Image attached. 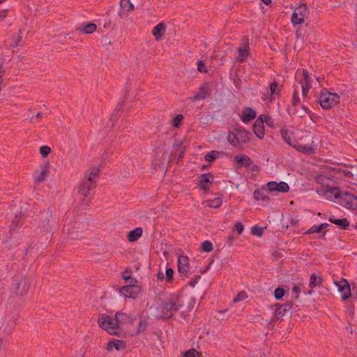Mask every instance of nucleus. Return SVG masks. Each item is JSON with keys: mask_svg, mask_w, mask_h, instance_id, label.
<instances>
[{"mask_svg": "<svg viewBox=\"0 0 357 357\" xmlns=\"http://www.w3.org/2000/svg\"><path fill=\"white\" fill-rule=\"evenodd\" d=\"M183 296L179 294H171L160 306L161 317L164 319H170L183 307Z\"/></svg>", "mask_w": 357, "mask_h": 357, "instance_id": "1", "label": "nucleus"}, {"mask_svg": "<svg viewBox=\"0 0 357 357\" xmlns=\"http://www.w3.org/2000/svg\"><path fill=\"white\" fill-rule=\"evenodd\" d=\"M324 195L328 199L333 197L338 199L339 204L347 208H354L356 206V197L347 191H341L340 188L332 187L325 191Z\"/></svg>", "mask_w": 357, "mask_h": 357, "instance_id": "2", "label": "nucleus"}, {"mask_svg": "<svg viewBox=\"0 0 357 357\" xmlns=\"http://www.w3.org/2000/svg\"><path fill=\"white\" fill-rule=\"evenodd\" d=\"M100 169L98 167H94L91 168L89 172H86L80 181L79 186V193L84 197L89 195L91 190L96 186V181L99 177Z\"/></svg>", "mask_w": 357, "mask_h": 357, "instance_id": "3", "label": "nucleus"}, {"mask_svg": "<svg viewBox=\"0 0 357 357\" xmlns=\"http://www.w3.org/2000/svg\"><path fill=\"white\" fill-rule=\"evenodd\" d=\"M250 135L251 133L243 128H237L229 132L227 140L232 146H238L248 142Z\"/></svg>", "mask_w": 357, "mask_h": 357, "instance_id": "4", "label": "nucleus"}, {"mask_svg": "<svg viewBox=\"0 0 357 357\" xmlns=\"http://www.w3.org/2000/svg\"><path fill=\"white\" fill-rule=\"evenodd\" d=\"M340 97L337 93H331L323 89L319 97V102L324 109H329L340 102Z\"/></svg>", "mask_w": 357, "mask_h": 357, "instance_id": "5", "label": "nucleus"}, {"mask_svg": "<svg viewBox=\"0 0 357 357\" xmlns=\"http://www.w3.org/2000/svg\"><path fill=\"white\" fill-rule=\"evenodd\" d=\"M30 287L29 280L22 276L15 275L12 278L11 291L17 295L23 296Z\"/></svg>", "mask_w": 357, "mask_h": 357, "instance_id": "6", "label": "nucleus"}, {"mask_svg": "<svg viewBox=\"0 0 357 357\" xmlns=\"http://www.w3.org/2000/svg\"><path fill=\"white\" fill-rule=\"evenodd\" d=\"M98 322L99 326L105 330L109 334L119 335V333L116 331L118 326L115 324V318H112L109 315L102 314L98 318Z\"/></svg>", "mask_w": 357, "mask_h": 357, "instance_id": "7", "label": "nucleus"}, {"mask_svg": "<svg viewBox=\"0 0 357 357\" xmlns=\"http://www.w3.org/2000/svg\"><path fill=\"white\" fill-rule=\"evenodd\" d=\"M277 308L275 310L273 317L268 321V326H269L274 319L282 321L284 317L291 314L293 309V303L287 301V303L280 305L276 304Z\"/></svg>", "mask_w": 357, "mask_h": 357, "instance_id": "8", "label": "nucleus"}, {"mask_svg": "<svg viewBox=\"0 0 357 357\" xmlns=\"http://www.w3.org/2000/svg\"><path fill=\"white\" fill-rule=\"evenodd\" d=\"M334 284L337 287V290L341 293L342 300L346 301L351 296L350 284L344 278H342L340 281L334 280Z\"/></svg>", "mask_w": 357, "mask_h": 357, "instance_id": "9", "label": "nucleus"}, {"mask_svg": "<svg viewBox=\"0 0 357 357\" xmlns=\"http://www.w3.org/2000/svg\"><path fill=\"white\" fill-rule=\"evenodd\" d=\"M238 56L236 60L241 63L244 62L248 57L250 52V43L248 36H243L242 38V43L238 48Z\"/></svg>", "mask_w": 357, "mask_h": 357, "instance_id": "10", "label": "nucleus"}, {"mask_svg": "<svg viewBox=\"0 0 357 357\" xmlns=\"http://www.w3.org/2000/svg\"><path fill=\"white\" fill-rule=\"evenodd\" d=\"M307 8L305 4L299 6L295 9L291 16V22L293 24H300L304 22Z\"/></svg>", "mask_w": 357, "mask_h": 357, "instance_id": "11", "label": "nucleus"}, {"mask_svg": "<svg viewBox=\"0 0 357 357\" xmlns=\"http://www.w3.org/2000/svg\"><path fill=\"white\" fill-rule=\"evenodd\" d=\"M141 288L137 284H127L120 289V294L126 298H134L140 292Z\"/></svg>", "mask_w": 357, "mask_h": 357, "instance_id": "12", "label": "nucleus"}, {"mask_svg": "<svg viewBox=\"0 0 357 357\" xmlns=\"http://www.w3.org/2000/svg\"><path fill=\"white\" fill-rule=\"evenodd\" d=\"M188 258L186 256H180L178 257L177 261L178 271L180 275H183L185 277H188L190 275V271L188 270Z\"/></svg>", "mask_w": 357, "mask_h": 357, "instance_id": "13", "label": "nucleus"}, {"mask_svg": "<svg viewBox=\"0 0 357 357\" xmlns=\"http://www.w3.org/2000/svg\"><path fill=\"white\" fill-rule=\"evenodd\" d=\"M268 190L271 192L277 191L280 192H287L289 190V185L284 181L277 183L271 181L267 183Z\"/></svg>", "mask_w": 357, "mask_h": 357, "instance_id": "14", "label": "nucleus"}, {"mask_svg": "<svg viewBox=\"0 0 357 357\" xmlns=\"http://www.w3.org/2000/svg\"><path fill=\"white\" fill-rule=\"evenodd\" d=\"M253 132L259 139H263L264 137V126L263 121V114L260 115L253 124Z\"/></svg>", "mask_w": 357, "mask_h": 357, "instance_id": "15", "label": "nucleus"}, {"mask_svg": "<svg viewBox=\"0 0 357 357\" xmlns=\"http://www.w3.org/2000/svg\"><path fill=\"white\" fill-rule=\"evenodd\" d=\"M114 318L116 319L115 324L117 325L118 328L121 324L132 323L135 319L132 316L123 312H116Z\"/></svg>", "mask_w": 357, "mask_h": 357, "instance_id": "16", "label": "nucleus"}, {"mask_svg": "<svg viewBox=\"0 0 357 357\" xmlns=\"http://www.w3.org/2000/svg\"><path fill=\"white\" fill-rule=\"evenodd\" d=\"M234 158L236 162V167L237 169L242 168L243 166L249 167L253 164L252 159L246 155H236Z\"/></svg>", "mask_w": 357, "mask_h": 357, "instance_id": "17", "label": "nucleus"}, {"mask_svg": "<svg viewBox=\"0 0 357 357\" xmlns=\"http://www.w3.org/2000/svg\"><path fill=\"white\" fill-rule=\"evenodd\" d=\"M257 113L255 111V109H253L251 107H245L242 111V115L241 119L243 123H248L250 121L255 119Z\"/></svg>", "mask_w": 357, "mask_h": 357, "instance_id": "18", "label": "nucleus"}, {"mask_svg": "<svg viewBox=\"0 0 357 357\" xmlns=\"http://www.w3.org/2000/svg\"><path fill=\"white\" fill-rule=\"evenodd\" d=\"M166 31V25L164 22L158 24L152 30V34L155 37V40L159 41L162 37L163 34Z\"/></svg>", "mask_w": 357, "mask_h": 357, "instance_id": "19", "label": "nucleus"}, {"mask_svg": "<svg viewBox=\"0 0 357 357\" xmlns=\"http://www.w3.org/2000/svg\"><path fill=\"white\" fill-rule=\"evenodd\" d=\"M126 347V343L125 341L121 340H115L109 341L107 343V349L111 351L113 348H115L117 351H122Z\"/></svg>", "mask_w": 357, "mask_h": 357, "instance_id": "20", "label": "nucleus"}, {"mask_svg": "<svg viewBox=\"0 0 357 357\" xmlns=\"http://www.w3.org/2000/svg\"><path fill=\"white\" fill-rule=\"evenodd\" d=\"M208 91V84L207 83L203 84L199 89V92L191 98V100L197 101L199 100L205 99Z\"/></svg>", "mask_w": 357, "mask_h": 357, "instance_id": "21", "label": "nucleus"}, {"mask_svg": "<svg viewBox=\"0 0 357 357\" xmlns=\"http://www.w3.org/2000/svg\"><path fill=\"white\" fill-rule=\"evenodd\" d=\"M97 29V26L93 22L84 23L82 26L77 28V31L84 34H91Z\"/></svg>", "mask_w": 357, "mask_h": 357, "instance_id": "22", "label": "nucleus"}, {"mask_svg": "<svg viewBox=\"0 0 357 357\" xmlns=\"http://www.w3.org/2000/svg\"><path fill=\"white\" fill-rule=\"evenodd\" d=\"M328 220L331 222L338 225L339 227L342 229H346L347 228V227L349 225V220L345 218H341V219H337L333 215H331L328 218Z\"/></svg>", "mask_w": 357, "mask_h": 357, "instance_id": "23", "label": "nucleus"}, {"mask_svg": "<svg viewBox=\"0 0 357 357\" xmlns=\"http://www.w3.org/2000/svg\"><path fill=\"white\" fill-rule=\"evenodd\" d=\"M142 233L143 230L141 227H137L131 230L127 236L128 241L135 242L137 241L142 236Z\"/></svg>", "mask_w": 357, "mask_h": 357, "instance_id": "24", "label": "nucleus"}, {"mask_svg": "<svg viewBox=\"0 0 357 357\" xmlns=\"http://www.w3.org/2000/svg\"><path fill=\"white\" fill-rule=\"evenodd\" d=\"M209 176L213 177L210 174H202L199 177L198 187L200 190H205L208 188V183H210Z\"/></svg>", "mask_w": 357, "mask_h": 357, "instance_id": "25", "label": "nucleus"}, {"mask_svg": "<svg viewBox=\"0 0 357 357\" xmlns=\"http://www.w3.org/2000/svg\"><path fill=\"white\" fill-rule=\"evenodd\" d=\"M48 172V164L42 169L41 172L36 171L33 173V178L37 183H41L45 181Z\"/></svg>", "mask_w": 357, "mask_h": 357, "instance_id": "26", "label": "nucleus"}, {"mask_svg": "<svg viewBox=\"0 0 357 357\" xmlns=\"http://www.w3.org/2000/svg\"><path fill=\"white\" fill-rule=\"evenodd\" d=\"M312 79L310 78L309 73L306 69H303V77L300 83L301 86H305L306 88H311Z\"/></svg>", "mask_w": 357, "mask_h": 357, "instance_id": "27", "label": "nucleus"}, {"mask_svg": "<svg viewBox=\"0 0 357 357\" xmlns=\"http://www.w3.org/2000/svg\"><path fill=\"white\" fill-rule=\"evenodd\" d=\"M294 149H296L299 152L303 153H314L313 149L309 146V145H301L298 144L297 142L294 143V144L292 146Z\"/></svg>", "mask_w": 357, "mask_h": 357, "instance_id": "28", "label": "nucleus"}, {"mask_svg": "<svg viewBox=\"0 0 357 357\" xmlns=\"http://www.w3.org/2000/svg\"><path fill=\"white\" fill-rule=\"evenodd\" d=\"M266 192H267L266 190L257 189V190H255L254 193H253L255 199H256L257 201H259V200L267 201V200H268V197L266 195Z\"/></svg>", "mask_w": 357, "mask_h": 357, "instance_id": "29", "label": "nucleus"}, {"mask_svg": "<svg viewBox=\"0 0 357 357\" xmlns=\"http://www.w3.org/2000/svg\"><path fill=\"white\" fill-rule=\"evenodd\" d=\"M281 135L282 139L287 142L289 146H292L294 143L296 142V140H292L291 139V133L289 132L286 129H282L280 130Z\"/></svg>", "mask_w": 357, "mask_h": 357, "instance_id": "30", "label": "nucleus"}, {"mask_svg": "<svg viewBox=\"0 0 357 357\" xmlns=\"http://www.w3.org/2000/svg\"><path fill=\"white\" fill-rule=\"evenodd\" d=\"M322 283V279L321 277L317 276L315 273H312L310 275L309 286L311 289L319 286Z\"/></svg>", "mask_w": 357, "mask_h": 357, "instance_id": "31", "label": "nucleus"}, {"mask_svg": "<svg viewBox=\"0 0 357 357\" xmlns=\"http://www.w3.org/2000/svg\"><path fill=\"white\" fill-rule=\"evenodd\" d=\"M321 233V238H324L326 234V231H322L319 225H314L309 229L305 234Z\"/></svg>", "mask_w": 357, "mask_h": 357, "instance_id": "32", "label": "nucleus"}, {"mask_svg": "<svg viewBox=\"0 0 357 357\" xmlns=\"http://www.w3.org/2000/svg\"><path fill=\"white\" fill-rule=\"evenodd\" d=\"M222 199L219 197L207 201V206L210 208H218L222 205Z\"/></svg>", "mask_w": 357, "mask_h": 357, "instance_id": "33", "label": "nucleus"}, {"mask_svg": "<svg viewBox=\"0 0 357 357\" xmlns=\"http://www.w3.org/2000/svg\"><path fill=\"white\" fill-rule=\"evenodd\" d=\"M130 271L128 270H126L123 273H122V278L123 279L126 281V282L128 284H136V283L137 282V280L130 276V275H127V273H129Z\"/></svg>", "mask_w": 357, "mask_h": 357, "instance_id": "34", "label": "nucleus"}, {"mask_svg": "<svg viewBox=\"0 0 357 357\" xmlns=\"http://www.w3.org/2000/svg\"><path fill=\"white\" fill-rule=\"evenodd\" d=\"M121 7L127 10L131 11L134 10V5L130 2V0H121L120 2Z\"/></svg>", "mask_w": 357, "mask_h": 357, "instance_id": "35", "label": "nucleus"}, {"mask_svg": "<svg viewBox=\"0 0 357 357\" xmlns=\"http://www.w3.org/2000/svg\"><path fill=\"white\" fill-rule=\"evenodd\" d=\"M270 91H271V96L272 97L273 95L279 96L280 93V89L278 88V83L277 82H273L270 84Z\"/></svg>", "mask_w": 357, "mask_h": 357, "instance_id": "36", "label": "nucleus"}, {"mask_svg": "<svg viewBox=\"0 0 357 357\" xmlns=\"http://www.w3.org/2000/svg\"><path fill=\"white\" fill-rule=\"evenodd\" d=\"M248 298V294L245 291H241L238 292V294L235 296L233 299L234 303H238L240 301H243Z\"/></svg>", "mask_w": 357, "mask_h": 357, "instance_id": "37", "label": "nucleus"}, {"mask_svg": "<svg viewBox=\"0 0 357 357\" xmlns=\"http://www.w3.org/2000/svg\"><path fill=\"white\" fill-rule=\"evenodd\" d=\"M183 357H202V354L195 349H191L186 351Z\"/></svg>", "mask_w": 357, "mask_h": 357, "instance_id": "38", "label": "nucleus"}, {"mask_svg": "<svg viewBox=\"0 0 357 357\" xmlns=\"http://www.w3.org/2000/svg\"><path fill=\"white\" fill-rule=\"evenodd\" d=\"M285 290L282 288L278 287L275 289L274 296L277 300H281L285 294Z\"/></svg>", "mask_w": 357, "mask_h": 357, "instance_id": "39", "label": "nucleus"}, {"mask_svg": "<svg viewBox=\"0 0 357 357\" xmlns=\"http://www.w3.org/2000/svg\"><path fill=\"white\" fill-rule=\"evenodd\" d=\"M213 244L209 241H204L202 244V249L206 252H209L213 250Z\"/></svg>", "mask_w": 357, "mask_h": 357, "instance_id": "40", "label": "nucleus"}, {"mask_svg": "<svg viewBox=\"0 0 357 357\" xmlns=\"http://www.w3.org/2000/svg\"><path fill=\"white\" fill-rule=\"evenodd\" d=\"M183 119L182 114H177L173 119L172 125L174 128H178L181 126V121Z\"/></svg>", "mask_w": 357, "mask_h": 357, "instance_id": "41", "label": "nucleus"}, {"mask_svg": "<svg viewBox=\"0 0 357 357\" xmlns=\"http://www.w3.org/2000/svg\"><path fill=\"white\" fill-rule=\"evenodd\" d=\"M263 121H264V123H266V124L268 126H269L271 128H274V126H275V121L270 116H268V115H263Z\"/></svg>", "mask_w": 357, "mask_h": 357, "instance_id": "42", "label": "nucleus"}, {"mask_svg": "<svg viewBox=\"0 0 357 357\" xmlns=\"http://www.w3.org/2000/svg\"><path fill=\"white\" fill-rule=\"evenodd\" d=\"M12 38H13V40L14 41L13 44L12 45V47H17L19 43L22 40L21 31L19 30V33L16 36L15 34L13 35Z\"/></svg>", "mask_w": 357, "mask_h": 357, "instance_id": "43", "label": "nucleus"}, {"mask_svg": "<svg viewBox=\"0 0 357 357\" xmlns=\"http://www.w3.org/2000/svg\"><path fill=\"white\" fill-rule=\"evenodd\" d=\"M263 233H264L263 227L255 225L252 228V234L255 236H261Z\"/></svg>", "mask_w": 357, "mask_h": 357, "instance_id": "44", "label": "nucleus"}, {"mask_svg": "<svg viewBox=\"0 0 357 357\" xmlns=\"http://www.w3.org/2000/svg\"><path fill=\"white\" fill-rule=\"evenodd\" d=\"M174 270L172 268H166L165 278L167 282H171L173 280Z\"/></svg>", "mask_w": 357, "mask_h": 357, "instance_id": "45", "label": "nucleus"}, {"mask_svg": "<svg viewBox=\"0 0 357 357\" xmlns=\"http://www.w3.org/2000/svg\"><path fill=\"white\" fill-rule=\"evenodd\" d=\"M51 152V149L48 146H42L40 148V153L44 158L47 157Z\"/></svg>", "mask_w": 357, "mask_h": 357, "instance_id": "46", "label": "nucleus"}, {"mask_svg": "<svg viewBox=\"0 0 357 357\" xmlns=\"http://www.w3.org/2000/svg\"><path fill=\"white\" fill-rule=\"evenodd\" d=\"M300 103H301V101H300V98L298 96V92H297L296 89H294V91L293 93V97H292V100H291V105L293 106H296Z\"/></svg>", "mask_w": 357, "mask_h": 357, "instance_id": "47", "label": "nucleus"}, {"mask_svg": "<svg viewBox=\"0 0 357 357\" xmlns=\"http://www.w3.org/2000/svg\"><path fill=\"white\" fill-rule=\"evenodd\" d=\"M146 328V323L144 320H140L139 322L137 328V333L139 334L142 332H144Z\"/></svg>", "mask_w": 357, "mask_h": 357, "instance_id": "48", "label": "nucleus"}, {"mask_svg": "<svg viewBox=\"0 0 357 357\" xmlns=\"http://www.w3.org/2000/svg\"><path fill=\"white\" fill-rule=\"evenodd\" d=\"M216 158V155L215 151H211L205 155V160L208 162H213Z\"/></svg>", "mask_w": 357, "mask_h": 357, "instance_id": "49", "label": "nucleus"}, {"mask_svg": "<svg viewBox=\"0 0 357 357\" xmlns=\"http://www.w3.org/2000/svg\"><path fill=\"white\" fill-rule=\"evenodd\" d=\"M197 69L201 73H206L207 69L205 66V63L204 61H199L197 63Z\"/></svg>", "mask_w": 357, "mask_h": 357, "instance_id": "50", "label": "nucleus"}, {"mask_svg": "<svg viewBox=\"0 0 357 357\" xmlns=\"http://www.w3.org/2000/svg\"><path fill=\"white\" fill-rule=\"evenodd\" d=\"M243 229H244L243 225L241 222H237L235 224L234 229H235V231H237V233L238 234H242Z\"/></svg>", "mask_w": 357, "mask_h": 357, "instance_id": "51", "label": "nucleus"}, {"mask_svg": "<svg viewBox=\"0 0 357 357\" xmlns=\"http://www.w3.org/2000/svg\"><path fill=\"white\" fill-rule=\"evenodd\" d=\"M101 43H102L103 46H107V45H109L111 44V40H110L109 36H104L102 37Z\"/></svg>", "mask_w": 357, "mask_h": 357, "instance_id": "52", "label": "nucleus"}, {"mask_svg": "<svg viewBox=\"0 0 357 357\" xmlns=\"http://www.w3.org/2000/svg\"><path fill=\"white\" fill-rule=\"evenodd\" d=\"M302 109L303 110V112H301L299 113V116L301 117H303L305 114H309L310 113V110L307 107H305V105H302Z\"/></svg>", "mask_w": 357, "mask_h": 357, "instance_id": "53", "label": "nucleus"}, {"mask_svg": "<svg viewBox=\"0 0 357 357\" xmlns=\"http://www.w3.org/2000/svg\"><path fill=\"white\" fill-rule=\"evenodd\" d=\"M8 10H0V22L3 21L7 17Z\"/></svg>", "mask_w": 357, "mask_h": 357, "instance_id": "54", "label": "nucleus"}, {"mask_svg": "<svg viewBox=\"0 0 357 357\" xmlns=\"http://www.w3.org/2000/svg\"><path fill=\"white\" fill-rule=\"evenodd\" d=\"M199 278H200L199 275L196 276L195 278L191 279L190 281L189 282V285L194 287L195 286V284L197 283V280Z\"/></svg>", "mask_w": 357, "mask_h": 357, "instance_id": "55", "label": "nucleus"}, {"mask_svg": "<svg viewBox=\"0 0 357 357\" xmlns=\"http://www.w3.org/2000/svg\"><path fill=\"white\" fill-rule=\"evenodd\" d=\"M301 87H302V95H303V98H306L309 93V91L311 88H306L305 86H301Z\"/></svg>", "mask_w": 357, "mask_h": 357, "instance_id": "56", "label": "nucleus"}, {"mask_svg": "<svg viewBox=\"0 0 357 357\" xmlns=\"http://www.w3.org/2000/svg\"><path fill=\"white\" fill-rule=\"evenodd\" d=\"M300 290H301L300 287L297 284L294 285V287H293L292 291L296 294V295L295 296L296 298H298V296H299L298 293L300 292Z\"/></svg>", "mask_w": 357, "mask_h": 357, "instance_id": "57", "label": "nucleus"}, {"mask_svg": "<svg viewBox=\"0 0 357 357\" xmlns=\"http://www.w3.org/2000/svg\"><path fill=\"white\" fill-rule=\"evenodd\" d=\"M3 75H4V71L2 70V66H1V65H0V91L1 90V85L3 82Z\"/></svg>", "mask_w": 357, "mask_h": 357, "instance_id": "58", "label": "nucleus"}, {"mask_svg": "<svg viewBox=\"0 0 357 357\" xmlns=\"http://www.w3.org/2000/svg\"><path fill=\"white\" fill-rule=\"evenodd\" d=\"M156 275H157V278L159 280H163L165 279V275H164L163 271H159Z\"/></svg>", "mask_w": 357, "mask_h": 357, "instance_id": "59", "label": "nucleus"}, {"mask_svg": "<svg viewBox=\"0 0 357 357\" xmlns=\"http://www.w3.org/2000/svg\"><path fill=\"white\" fill-rule=\"evenodd\" d=\"M319 226H320V227H321V229L322 230L323 229H325V228L328 227L329 226V225L328 223L325 222V223L320 224Z\"/></svg>", "mask_w": 357, "mask_h": 357, "instance_id": "60", "label": "nucleus"}, {"mask_svg": "<svg viewBox=\"0 0 357 357\" xmlns=\"http://www.w3.org/2000/svg\"><path fill=\"white\" fill-rule=\"evenodd\" d=\"M266 5H270L271 3V0H261Z\"/></svg>", "mask_w": 357, "mask_h": 357, "instance_id": "61", "label": "nucleus"}, {"mask_svg": "<svg viewBox=\"0 0 357 357\" xmlns=\"http://www.w3.org/2000/svg\"><path fill=\"white\" fill-rule=\"evenodd\" d=\"M316 79H317V80L319 82V83L320 86H321V79H322V80H324V77L321 78L320 77H317Z\"/></svg>", "mask_w": 357, "mask_h": 357, "instance_id": "62", "label": "nucleus"}, {"mask_svg": "<svg viewBox=\"0 0 357 357\" xmlns=\"http://www.w3.org/2000/svg\"><path fill=\"white\" fill-rule=\"evenodd\" d=\"M43 116V114L40 113V112H38L37 114H36V118L37 119H40L42 118Z\"/></svg>", "mask_w": 357, "mask_h": 357, "instance_id": "63", "label": "nucleus"}, {"mask_svg": "<svg viewBox=\"0 0 357 357\" xmlns=\"http://www.w3.org/2000/svg\"><path fill=\"white\" fill-rule=\"evenodd\" d=\"M184 151H185L184 150L181 151V153H180V155H179V156H178V160H179V159H181V158H183V154H184Z\"/></svg>", "mask_w": 357, "mask_h": 357, "instance_id": "64", "label": "nucleus"}]
</instances>
